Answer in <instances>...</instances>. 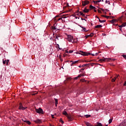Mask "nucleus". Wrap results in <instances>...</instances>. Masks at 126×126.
Here are the masks:
<instances>
[{
    "mask_svg": "<svg viewBox=\"0 0 126 126\" xmlns=\"http://www.w3.org/2000/svg\"><path fill=\"white\" fill-rule=\"evenodd\" d=\"M63 115L66 116V117L67 118L69 122H71L72 121H73V116H72L70 114L68 115L67 114V112H66V111H63Z\"/></svg>",
    "mask_w": 126,
    "mask_h": 126,
    "instance_id": "f257e3e1",
    "label": "nucleus"
},
{
    "mask_svg": "<svg viewBox=\"0 0 126 126\" xmlns=\"http://www.w3.org/2000/svg\"><path fill=\"white\" fill-rule=\"evenodd\" d=\"M76 54H79V55H82V56H89L90 53L82 51H78L76 52Z\"/></svg>",
    "mask_w": 126,
    "mask_h": 126,
    "instance_id": "f03ea898",
    "label": "nucleus"
},
{
    "mask_svg": "<svg viewBox=\"0 0 126 126\" xmlns=\"http://www.w3.org/2000/svg\"><path fill=\"white\" fill-rule=\"evenodd\" d=\"M35 111L38 114H44V112L43 111V109H41V108H39V109H35Z\"/></svg>",
    "mask_w": 126,
    "mask_h": 126,
    "instance_id": "7ed1b4c3",
    "label": "nucleus"
},
{
    "mask_svg": "<svg viewBox=\"0 0 126 126\" xmlns=\"http://www.w3.org/2000/svg\"><path fill=\"white\" fill-rule=\"evenodd\" d=\"M89 0H85V1H82V5L83 6H85L87 5V4H89Z\"/></svg>",
    "mask_w": 126,
    "mask_h": 126,
    "instance_id": "20e7f679",
    "label": "nucleus"
},
{
    "mask_svg": "<svg viewBox=\"0 0 126 126\" xmlns=\"http://www.w3.org/2000/svg\"><path fill=\"white\" fill-rule=\"evenodd\" d=\"M19 110H25L26 108L23 107V105H22V103L20 102L19 103Z\"/></svg>",
    "mask_w": 126,
    "mask_h": 126,
    "instance_id": "39448f33",
    "label": "nucleus"
},
{
    "mask_svg": "<svg viewBox=\"0 0 126 126\" xmlns=\"http://www.w3.org/2000/svg\"><path fill=\"white\" fill-rule=\"evenodd\" d=\"M72 39H73V36H72L71 35H68L67 40H68V42H72Z\"/></svg>",
    "mask_w": 126,
    "mask_h": 126,
    "instance_id": "423d86ee",
    "label": "nucleus"
},
{
    "mask_svg": "<svg viewBox=\"0 0 126 126\" xmlns=\"http://www.w3.org/2000/svg\"><path fill=\"white\" fill-rule=\"evenodd\" d=\"M109 60L108 58H103V59H101L99 60V62H101V63L103 62H109Z\"/></svg>",
    "mask_w": 126,
    "mask_h": 126,
    "instance_id": "0eeeda50",
    "label": "nucleus"
},
{
    "mask_svg": "<svg viewBox=\"0 0 126 126\" xmlns=\"http://www.w3.org/2000/svg\"><path fill=\"white\" fill-rule=\"evenodd\" d=\"M34 123H35V124H41L42 121L40 119H37L36 120L33 121Z\"/></svg>",
    "mask_w": 126,
    "mask_h": 126,
    "instance_id": "6e6552de",
    "label": "nucleus"
},
{
    "mask_svg": "<svg viewBox=\"0 0 126 126\" xmlns=\"http://www.w3.org/2000/svg\"><path fill=\"white\" fill-rule=\"evenodd\" d=\"M70 63H72L71 64V66H72V65H73V64H75V63H78V61H71Z\"/></svg>",
    "mask_w": 126,
    "mask_h": 126,
    "instance_id": "1a4fd4ad",
    "label": "nucleus"
},
{
    "mask_svg": "<svg viewBox=\"0 0 126 126\" xmlns=\"http://www.w3.org/2000/svg\"><path fill=\"white\" fill-rule=\"evenodd\" d=\"M126 22L122 24L120 26H119V27H120V28H122V27H126Z\"/></svg>",
    "mask_w": 126,
    "mask_h": 126,
    "instance_id": "9d476101",
    "label": "nucleus"
},
{
    "mask_svg": "<svg viewBox=\"0 0 126 126\" xmlns=\"http://www.w3.org/2000/svg\"><path fill=\"white\" fill-rule=\"evenodd\" d=\"M83 12L87 13V12H89V9H88L87 7H85V9L83 10Z\"/></svg>",
    "mask_w": 126,
    "mask_h": 126,
    "instance_id": "9b49d317",
    "label": "nucleus"
},
{
    "mask_svg": "<svg viewBox=\"0 0 126 126\" xmlns=\"http://www.w3.org/2000/svg\"><path fill=\"white\" fill-rule=\"evenodd\" d=\"M118 77H119V75L117 76L114 77V78H112L111 80L112 82H115V81H116V79H117V78H118Z\"/></svg>",
    "mask_w": 126,
    "mask_h": 126,
    "instance_id": "f8f14e48",
    "label": "nucleus"
},
{
    "mask_svg": "<svg viewBox=\"0 0 126 126\" xmlns=\"http://www.w3.org/2000/svg\"><path fill=\"white\" fill-rule=\"evenodd\" d=\"M63 18H58V17H56L55 19V22H57V21H59V20H61V19H62Z\"/></svg>",
    "mask_w": 126,
    "mask_h": 126,
    "instance_id": "ddd939ff",
    "label": "nucleus"
},
{
    "mask_svg": "<svg viewBox=\"0 0 126 126\" xmlns=\"http://www.w3.org/2000/svg\"><path fill=\"white\" fill-rule=\"evenodd\" d=\"M69 15L68 14H66V15H63V17H62V18H67Z\"/></svg>",
    "mask_w": 126,
    "mask_h": 126,
    "instance_id": "4468645a",
    "label": "nucleus"
},
{
    "mask_svg": "<svg viewBox=\"0 0 126 126\" xmlns=\"http://www.w3.org/2000/svg\"><path fill=\"white\" fill-rule=\"evenodd\" d=\"M101 27H103V26L101 25H98L95 26V28L97 29V28H101Z\"/></svg>",
    "mask_w": 126,
    "mask_h": 126,
    "instance_id": "2eb2a0df",
    "label": "nucleus"
},
{
    "mask_svg": "<svg viewBox=\"0 0 126 126\" xmlns=\"http://www.w3.org/2000/svg\"><path fill=\"white\" fill-rule=\"evenodd\" d=\"M56 25H57V24H55L54 25V26H52V29H53V30H57V28H56Z\"/></svg>",
    "mask_w": 126,
    "mask_h": 126,
    "instance_id": "dca6fc26",
    "label": "nucleus"
},
{
    "mask_svg": "<svg viewBox=\"0 0 126 126\" xmlns=\"http://www.w3.org/2000/svg\"><path fill=\"white\" fill-rule=\"evenodd\" d=\"M99 22H100V23H104L106 22V20H101L100 19H99Z\"/></svg>",
    "mask_w": 126,
    "mask_h": 126,
    "instance_id": "f3484780",
    "label": "nucleus"
},
{
    "mask_svg": "<svg viewBox=\"0 0 126 126\" xmlns=\"http://www.w3.org/2000/svg\"><path fill=\"white\" fill-rule=\"evenodd\" d=\"M90 8H91V9H96V7H95L94 6H92V5H91L90 6Z\"/></svg>",
    "mask_w": 126,
    "mask_h": 126,
    "instance_id": "a211bd4d",
    "label": "nucleus"
},
{
    "mask_svg": "<svg viewBox=\"0 0 126 126\" xmlns=\"http://www.w3.org/2000/svg\"><path fill=\"white\" fill-rule=\"evenodd\" d=\"M117 22V20L116 19H112L110 22H111V23H115V22Z\"/></svg>",
    "mask_w": 126,
    "mask_h": 126,
    "instance_id": "6ab92c4d",
    "label": "nucleus"
},
{
    "mask_svg": "<svg viewBox=\"0 0 126 126\" xmlns=\"http://www.w3.org/2000/svg\"><path fill=\"white\" fill-rule=\"evenodd\" d=\"M25 123H26L27 124H28V125H31V122H30V121H25Z\"/></svg>",
    "mask_w": 126,
    "mask_h": 126,
    "instance_id": "aec40b11",
    "label": "nucleus"
},
{
    "mask_svg": "<svg viewBox=\"0 0 126 126\" xmlns=\"http://www.w3.org/2000/svg\"><path fill=\"white\" fill-rule=\"evenodd\" d=\"M81 28H82V29H83V31L85 32H87V31H88V30H86V28L83 27H81Z\"/></svg>",
    "mask_w": 126,
    "mask_h": 126,
    "instance_id": "412c9836",
    "label": "nucleus"
},
{
    "mask_svg": "<svg viewBox=\"0 0 126 126\" xmlns=\"http://www.w3.org/2000/svg\"><path fill=\"white\" fill-rule=\"evenodd\" d=\"M87 65H89V64H84L82 65V67H84L85 66H87Z\"/></svg>",
    "mask_w": 126,
    "mask_h": 126,
    "instance_id": "4be33fe9",
    "label": "nucleus"
},
{
    "mask_svg": "<svg viewBox=\"0 0 126 126\" xmlns=\"http://www.w3.org/2000/svg\"><path fill=\"white\" fill-rule=\"evenodd\" d=\"M55 105H56V107H57L58 105V99H55Z\"/></svg>",
    "mask_w": 126,
    "mask_h": 126,
    "instance_id": "5701e85b",
    "label": "nucleus"
},
{
    "mask_svg": "<svg viewBox=\"0 0 126 126\" xmlns=\"http://www.w3.org/2000/svg\"><path fill=\"white\" fill-rule=\"evenodd\" d=\"M79 77H81V75H78V76L76 77L74 79H78Z\"/></svg>",
    "mask_w": 126,
    "mask_h": 126,
    "instance_id": "b1692460",
    "label": "nucleus"
},
{
    "mask_svg": "<svg viewBox=\"0 0 126 126\" xmlns=\"http://www.w3.org/2000/svg\"><path fill=\"white\" fill-rule=\"evenodd\" d=\"M93 2L94 4H97L98 3V1L93 0Z\"/></svg>",
    "mask_w": 126,
    "mask_h": 126,
    "instance_id": "393cba45",
    "label": "nucleus"
},
{
    "mask_svg": "<svg viewBox=\"0 0 126 126\" xmlns=\"http://www.w3.org/2000/svg\"><path fill=\"white\" fill-rule=\"evenodd\" d=\"M86 118H90L91 117V115H85Z\"/></svg>",
    "mask_w": 126,
    "mask_h": 126,
    "instance_id": "a878e982",
    "label": "nucleus"
},
{
    "mask_svg": "<svg viewBox=\"0 0 126 126\" xmlns=\"http://www.w3.org/2000/svg\"><path fill=\"white\" fill-rule=\"evenodd\" d=\"M108 60H109V62H110V60H111L112 62H114V61H116V60L114 59H108Z\"/></svg>",
    "mask_w": 126,
    "mask_h": 126,
    "instance_id": "bb28decb",
    "label": "nucleus"
},
{
    "mask_svg": "<svg viewBox=\"0 0 126 126\" xmlns=\"http://www.w3.org/2000/svg\"><path fill=\"white\" fill-rule=\"evenodd\" d=\"M105 3H108V4H110V1L106 0L105 1Z\"/></svg>",
    "mask_w": 126,
    "mask_h": 126,
    "instance_id": "cd10ccee",
    "label": "nucleus"
},
{
    "mask_svg": "<svg viewBox=\"0 0 126 126\" xmlns=\"http://www.w3.org/2000/svg\"><path fill=\"white\" fill-rule=\"evenodd\" d=\"M81 81H82V82H86V80H85L84 79H81Z\"/></svg>",
    "mask_w": 126,
    "mask_h": 126,
    "instance_id": "c85d7f7f",
    "label": "nucleus"
},
{
    "mask_svg": "<svg viewBox=\"0 0 126 126\" xmlns=\"http://www.w3.org/2000/svg\"><path fill=\"white\" fill-rule=\"evenodd\" d=\"M112 121H113V119H110V120H109V124H111Z\"/></svg>",
    "mask_w": 126,
    "mask_h": 126,
    "instance_id": "c756f323",
    "label": "nucleus"
},
{
    "mask_svg": "<svg viewBox=\"0 0 126 126\" xmlns=\"http://www.w3.org/2000/svg\"><path fill=\"white\" fill-rule=\"evenodd\" d=\"M8 63H9V60H7V61H6V65H8Z\"/></svg>",
    "mask_w": 126,
    "mask_h": 126,
    "instance_id": "7c9ffc66",
    "label": "nucleus"
},
{
    "mask_svg": "<svg viewBox=\"0 0 126 126\" xmlns=\"http://www.w3.org/2000/svg\"><path fill=\"white\" fill-rule=\"evenodd\" d=\"M90 35L91 37H93V36H94V33H91Z\"/></svg>",
    "mask_w": 126,
    "mask_h": 126,
    "instance_id": "2f4dec72",
    "label": "nucleus"
},
{
    "mask_svg": "<svg viewBox=\"0 0 126 126\" xmlns=\"http://www.w3.org/2000/svg\"><path fill=\"white\" fill-rule=\"evenodd\" d=\"M122 57H123V58H124V59H125V60H126V55H123Z\"/></svg>",
    "mask_w": 126,
    "mask_h": 126,
    "instance_id": "473e14b6",
    "label": "nucleus"
},
{
    "mask_svg": "<svg viewBox=\"0 0 126 126\" xmlns=\"http://www.w3.org/2000/svg\"><path fill=\"white\" fill-rule=\"evenodd\" d=\"M89 37H91V35H90V34L86 36V39H87V38H89Z\"/></svg>",
    "mask_w": 126,
    "mask_h": 126,
    "instance_id": "72a5a7b5",
    "label": "nucleus"
},
{
    "mask_svg": "<svg viewBox=\"0 0 126 126\" xmlns=\"http://www.w3.org/2000/svg\"><path fill=\"white\" fill-rule=\"evenodd\" d=\"M69 54H71V53H73V50H69Z\"/></svg>",
    "mask_w": 126,
    "mask_h": 126,
    "instance_id": "f704fd0d",
    "label": "nucleus"
},
{
    "mask_svg": "<svg viewBox=\"0 0 126 126\" xmlns=\"http://www.w3.org/2000/svg\"><path fill=\"white\" fill-rule=\"evenodd\" d=\"M60 123H62V124H63V120L61 119L60 120Z\"/></svg>",
    "mask_w": 126,
    "mask_h": 126,
    "instance_id": "c9c22d12",
    "label": "nucleus"
},
{
    "mask_svg": "<svg viewBox=\"0 0 126 126\" xmlns=\"http://www.w3.org/2000/svg\"><path fill=\"white\" fill-rule=\"evenodd\" d=\"M6 63V61H3V64H5V63Z\"/></svg>",
    "mask_w": 126,
    "mask_h": 126,
    "instance_id": "e433bc0d",
    "label": "nucleus"
},
{
    "mask_svg": "<svg viewBox=\"0 0 126 126\" xmlns=\"http://www.w3.org/2000/svg\"><path fill=\"white\" fill-rule=\"evenodd\" d=\"M81 15H82V16H85V14H83V13H81Z\"/></svg>",
    "mask_w": 126,
    "mask_h": 126,
    "instance_id": "4c0bfd02",
    "label": "nucleus"
},
{
    "mask_svg": "<svg viewBox=\"0 0 126 126\" xmlns=\"http://www.w3.org/2000/svg\"><path fill=\"white\" fill-rule=\"evenodd\" d=\"M59 38H60V36H56V39H57V40H59Z\"/></svg>",
    "mask_w": 126,
    "mask_h": 126,
    "instance_id": "58836bf2",
    "label": "nucleus"
},
{
    "mask_svg": "<svg viewBox=\"0 0 126 126\" xmlns=\"http://www.w3.org/2000/svg\"><path fill=\"white\" fill-rule=\"evenodd\" d=\"M51 117H52V119H55V117H54V115L51 114Z\"/></svg>",
    "mask_w": 126,
    "mask_h": 126,
    "instance_id": "ea45409f",
    "label": "nucleus"
},
{
    "mask_svg": "<svg viewBox=\"0 0 126 126\" xmlns=\"http://www.w3.org/2000/svg\"><path fill=\"white\" fill-rule=\"evenodd\" d=\"M73 40V41L72 43H76V41H74L75 40V39H74Z\"/></svg>",
    "mask_w": 126,
    "mask_h": 126,
    "instance_id": "a19ab883",
    "label": "nucleus"
},
{
    "mask_svg": "<svg viewBox=\"0 0 126 126\" xmlns=\"http://www.w3.org/2000/svg\"><path fill=\"white\" fill-rule=\"evenodd\" d=\"M124 86H126V81L125 82V83L124 84Z\"/></svg>",
    "mask_w": 126,
    "mask_h": 126,
    "instance_id": "79ce46f5",
    "label": "nucleus"
},
{
    "mask_svg": "<svg viewBox=\"0 0 126 126\" xmlns=\"http://www.w3.org/2000/svg\"><path fill=\"white\" fill-rule=\"evenodd\" d=\"M98 13H101V11L100 10H97Z\"/></svg>",
    "mask_w": 126,
    "mask_h": 126,
    "instance_id": "37998d69",
    "label": "nucleus"
},
{
    "mask_svg": "<svg viewBox=\"0 0 126 126\" xmlns=\"http://www.w3.org/2000/svg\"><path fill=\"white\" fill-rule=\"evenodd\" d=\"M60 60L63 62V59H62V57H61V56L60 57Z\"/></svg>",
    "mask_w": 126,
    "mask_h": 126,
    "instance_id": "c03bdc74",
    "label": "nucleus"
},
{
    "mask_svg": "<svg viewBox=\"0 0 126 126\" xmlns=\"http://www.w3.org/2000/svg\"><path fill=\"white\" fill-rule=\"evenodd\" d=\"M81 20H85V21H86V20L85 19H83L82 18H81Z\"/></svg>",
    "mask_w": 126,
    "mask_h": 126,
    "instance_id": "a18cd8bd",
    "label": "nucleus"
},
{
    "mask_svg": "<svg viewBox=\"0 0 126 126\" xmlns=\"http://www.w3.org/2000/svg\"><path fill=\"white\" fill-rule=\"evenodd\" d=\"M89 55H91L92 56H95V54H91V53H90V54H89Z\"/></svg>",
    "mask_w": 126,
    "mask_h": 126,
    "instance_id": "49530a36",
    "label": "nucleus"
},
{
    "mask_svg": "<svg viewBox=\"0 0 126 126\" xmlns=\"http://www.w3.org/2000/svg\"><path fill=\"white\" fill-rule=\"evenodd\" d=\"M79 75H81V76H84V74H80Z\"/></svg>",
    "mask_w": 126,
    "mask_h": 126,
    "instance_id": "de8ad7c7",
    "label": "nucleus"
},
{
    "mask_svg": "<svg viewBox=\"0 0 126 126\" xmlns=\"http://www.w3.org/2000/svg\"><path fill=\"white\" fill-rule=\"evenodd\" d=\"M101 1H102V0H97V2H101Z\"/></svg>",
    "mask_w": 126,
    "mask_h": 126,
    "instance_id": "09e8293b",
    "label": "nucleus"
},
{
    "mask_svg": "<svg viewBox=\"0 0 126 126\" xmlns=\"http://www.w3.org/2000/svg\"><path fill=\"white\" fill-rule=\"evenodd\" d=\"M76 15H78V16H79V15H80V14H79V13H77L76 14Z\"/></svg>",
    "mask_w": 126,
    "mask_h": 126,
    "instance_id": "8fccbe9b",
    "label": "nucleus"
},
{
    "mask_svg": "<svg viewBox=\"0 0 126 126\" xmlns=\"http://www.w3.org/2000/svg\"><path fill=\"white\" fill-rule=\"evenodd\" d=\"M109 17H110L109 16H105V18H109Z\"/></svg>",
    "mask_w": 126,
    "mask_h": 126,
    "instance_id": "3c124183",
    "label": "nucleus"
},
{
    "mask_svg": "<svg viewBox=\"0 0 126 126\" xmlns=\"http://www.w3.org/2000/svg\"><path fill=\"white\" fill-rule=\"evenodd\" d=\"M95 18H97L99 20V19H100L97 16H95Z\"/></svg>",
    "mask_w": 126,
    "mask_h": 126,
    "instance_id": "603ef678",
    "label": "nucleus"
},
{
    "mask_svg": "<svg viewBox=\"0 0 126 126\" xmlns=\"http://www.w3.org/2000/svg\"><path fill=\"white\" fill-rule=\"evenodd\" d=\"M98 55H99V53H95V56H98Z\"/></svg>",
    "mask_w": 126,
    "mask_h": 126,
    "instance_id": "864d4df0",
    "label": "nucleus"
},
{
    "mask_svg": "<svg viewBox=\"0 0 126 126\" xmlns=\"http://www.w3.org/2000/svg\"><path fill=\"white\" fill-rule=\"evenodd\" d=\"M101 16H102V17H106V16H105V15H101Z\"/></svg>",
    "mask_w": 126,
    "mask_h": 126,
    "instance_id": "5fc2aeb1",
    "label": "nucleus"
},
{
    "mask_svg": "<svg viewBox=\"0 0 126 126\" xmlns=\"http://www.w3.org/2000/svg\"><path fill=\"white\" fill-rule=\"evenodd\" d=\"M79 13L80 15H81V13H82V12H79Z\"/></svg>",
    "mask_w": 126,
    "mask_h": 126,
    "instance_id": "6e6d98bb",
    "label": "nucleus"
},
{
    "mask_svg": "<svg viewBox=\"0 0 126 126\" xmlns=\"http://www.w3.org/2000/svg\"><path fill=\"white\" fill-rule=\"evenodd\" d=\"M110 18L113 19V18H114V16H111Z\"/></svg>",
    "mask_w": 126,
    "mask_h": 126,
    "instance_id": "4d7b16f0",
    "label": "nucleus"
},
{
    "mask_svg": "<svg viewBox=\"0 0 126 126\" xmlns=\"http://www.w3.org/2000/svg\"><path fill=\"white\" fill-rule=\"evenodd\" d=\"M94 12H97V10L96 9H94Z\"/></svg>",
    "mask_w": 126,
    "mask_h": 126,
    "instance_id": "13d9d810",
    "label": "nucleus"
},
{
    "mask_svg": "<svg viewBox=\"0 0 126 126\" xmlns=\"http://www.w3.org/2000/svg\"><path fill=\"white\" fill-rule=\"evenodd\" d=\"M79 10H77L76 13H79Z\"/></svg>",
    "mask_w": 126,
    "mask_h": 126,
    "instance_id": "bf43d9fd",
    "label": "nucleus"
},
{
    "mask_svg": "<svg viewBox=\"0 0 126 126\" xmlns=\"http://www.w3.org/2000/svg\"><path fill=\"white\" fill-rule=\"evenodd\" d=\"M57 46H58V48H60V45L57 44Z\"/></svg>",
    "mask_w": 126,
    "mask_h": 126,
    "instance_id": "052dcab7",
    "label": "nucleus"
},
{
    "mask_svg": "<svg viewBox=\"0 0 126 126\" xmlns=\"http://www.w3.org/2000/svg\"><path fill=\"white\" fill-rule=\"evenodd\" d=\"M65 53H68V51H67V50H65Z\"/></svg>",
    "mask_w": 126,
    "mask_h": 126,
    "instance_id": "680f3d73",
    "label": "nucleus"
},
{
    "mask_svg": "<svg viewBox=\"0 0 126 126\" xmlns=\"http://www.w3.org/2000/svg\"><path fill=\"white\" fill-rule=\"evenodd\" d=\"M84 68H82L81 69V70H84Z\"/></svg>",
    "mask_w": 126,
    "mask_h": 126,
    "instance_id": "e2e57ef3",
    "label": "nucleus"
},
{
    "mask_svg": "<svg viewBox=\"0 0 126 126\" xmlns=\"http://www.w3.org/2000/svg\"><path fill=\"white\" fill-rule=\"evenodd\" d=\"M59 50H62L63 49V48H59Z\"/></svg>",
    "mask_w": 126,
    "mask_h": 126,
    "instance_id": "0e129e2a",
    "label": "nucleus"
},
{
    "mask_svg": "<svg viewBox=\"0 0 126 126\" xmlns=\"http://www.w3.org/2000/svg\"><path fill=\"white\" fill-rule=\"evenodd\" d=\"M102 11H104V10L103 9H101Z\"/></svg>",
    "mask_w": 126,
    "mask_h": 126,
    "instance_id": "69168bd1",
    "label": "nucleus"
},
{
    "mask_svg": "<svg viewBox=\"0 0 126 126\" xmlns=\"http://www.w3.org/2000/svg\"><path fill=\"white\" fill-rule=\"evenodd\" d=\"M50 40H53V37H51Z\"/></svg>",
    "mask_w": 126,
    "mask_h": 126,
    "instance_id": "338daca9",
    "label": "nucleus"
},
{
    "mask_svg": "<svg viewBox=\"0 0 126 126\" xmlns=\"http://www.w3.org/2000/svg\"><path fill=\"white\" fill-rule=\"evenodd\" d=\"M66 6H68V4H67L66 5Z\"/></svg>",
    "mask_w": 126,
    "mask_h": 126,
    "instance_id": "774afa93",
    "label": "nucleus"
}]
</instances>
